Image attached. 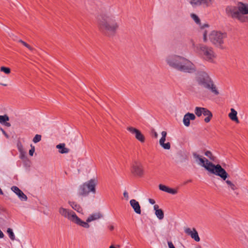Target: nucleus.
<instances>
[{"label":"nucleus","instance_id":"obj_1","mask_svg":"<svg viewBox=\"0 0 248 248\" xmlns=\"http://www.w3.org/2000/svg\"><path fill=\"white\" fill-rule=\"evenodd\" d=\"M165 61L170 67L181 72L192 73L196 71V67L191 61L180 55H169Z\"/></svg>","mask_w":248,"mask_h":248},{"label":"nucleus","instance_id":"obj_2","mask_svg":"<svg viewBox=\"0 0 248 248\" xmlns=\"http://www.w3.org/2000/svg\"><path fill=\"white\" fill-rule=\"evenodd\" d=\"M193 156L194 161L198 165L204 168L210 173L220 177L222 180L228 178V174L220 165H214L197 153H193Z\"/></svg>","mask_w":248,"mask_h":248},{"label":"nucleus","instance_id":"obj_3","mask_svg":"<svg viewBox=\"0 0 248 248\" xmlns=\"http://www.w3.org/2000/svg\"><path fill=\"white\" fill-rule=\"evenodd\" d=\"M226 15L241 22H248V4L238 2L235 5H228L225 8Z\"/></svg>","mask_w":248,"mask_h":248},{"label":"nucleus","instance_id":"obj_4","mask_svg":"<svg viewBox=\"0 0 248 248\" xmlns=\"http://www.w3.org/2000/svg\"><path fill=\"white\" fill-rule=\"evenodd\" d=\"M98 26L102 31L113 34L119 28V19L109 14H102L98 18Z\"/></svg>","mask_w":248,"mask_h":248},{"label":"nucleus","instance_id":"obj_5","mask_svg":"<svg viewBox=\"0 0 248 248\" xmlns=\"http://www.w3.org/2000/svg\"><path fill=\"white\" fill-rule=\"evenodd\" d=\"M195 79L199 86L208 90L216 95H218L219 94L217 87L209 74L206 71H199L196 75Z\"/></svg>","mask_w":248,"mask_h":248},{"label":"nucleus","instance_id":"obj_6","mask_svg":"<svg viewBox=\"0 0 248 248\" xmlns=\"http://www.w3.org/2000/svg\"><path fill=\"white\" fill-rule=\"evenodd\" d=\"M192 46L196 54L209 62H213L216 58V54L211 46L201 43L195 44L194 42L192 43Z\"/></svg>","mask_w":248,"mask_h":248},{"label":"nucleus","instance_id":"obj_7","mask_svg":"<svg viewBox=\"0 0 248 248\" xmlns=\"http://www.w3.org/2000/svg\"><path fill=\"white\" fill-rule=\"evenodd\" d=\"M58 212L61 216L75 224L85 228H89L90 227L89 224L81 220L73 211L69 209L61 206L59 207Z\"/></svg>","mask_w":248,"mask_h":248},{"label":"nucleus","instance_id":"obj_8","mask_svg":"<svg viewBox=\"0 0 248 248\" xmlns=\"http://www.w3.org/2000/svg\"><path fill=\"white\" fill-rule=\"evenodd\" d=\"M227 37V34L225 32H222L217 31H210L209 28V32L207 33L208 41L216 47L223 49L224 39Z\"/></svg>","mask_w":248,"mask_h":248},{"label":"nucleus","instance_id":"obj_9","mask_svg":"<svg viewBox=\"0 0 248 248\" xmlns=\"http://www.w3.org/2000/svg\"><path fill=\"white\" fill-rule=\"evenodd\" d=\"M98 181L96 179L93 178L79 186L78 189V194L79 196H87L90 192L93 194L96 193L95 187L97 185Z\"/></svg>","mask_w":248,"mask_h":248},{"label":"nucleus","instance_id":"obj_10","mask_svg":"<svg viewBox=\"0 0 248 248\" xmlns=\"http://www.w3.org/2000/svg\"><path fill=\"white\" fill-rule=\"evenodd\" d=\"M190 17L199 26L200 32L202 35L203 41L206 43L208 41L207 33L209 32V25L205 23L202 24L198 16L195 14H191Z\"/></svg>","mask_w":248,"mask_h":248},{"label":"nucleus","instance_id":"obj_11","mask_svg":"<svg viewBox=\"0 0 248 248\" xmlns=\"http://www.w3.org/2000/svg\"><path fill=\"white\" fill-rule=\"evenodd\" d=\"M215 0H190L189 3L192 7L196 8L200 6L209 7L213 6Z\"/></svg>","mask_w":248,"mask_h":248},{"label":"nucleus","instance_id":"obj_12","mask_svg":"<svg viewBox=\"0 0 248 248\" xmlns=\"http://www.w3.org/2000/svg\"><path fill=\"white\" fill-rule=\"evenodd\" d=\"M131 172L135 176L142 177L144 174V170L142 164L135 162L132 166Z\"/></svg>","mask_w":248,"mask_h":248},{"label":"nucleus","instance_id":"obj_13","mask_svg":"<svg viewBox=\"0 0 248 248\" xmlns=\"http://www.w3.org/2000/svg\"><path fill=\"white\" fill-rule=\"evenodd\" d=\"M127 130L128 131H129L131 134L134 135L135 138L138 140H139L141 142H143L144 141V137L139 130L132 126L127 127Z\"/></svg>","mask_w":248,"mask_h":248},{"label":"nucleus","instance_id":"obj_14","mask_svg":"<svg viewBox=\"0 0 248 248\" xmlns=\"http://www.w3.org/2000/svg\"><path fill=\"white\" fill-rule=\"evenodd\" d=\"M185 232L187 234L190 235L191 237L196 242H199L200 241L198 233L195 228H193L192 230H191V229L189 228H186L185 229Z\"/></svg>","mask_w":248,"mask_h":248},{"label":"nucleus","instance_id":"obj_15","mask_svg":"<svg viewBox=\"0 0 248 248\" xmlns=\"http://www.w3.org/2000/svg\"><path fill=\"white\" fill-rule=\"evenodd\" d=\"M11 190L15 192L22 201H26L27 200V196L16 186H13L11 187Z\"/></svg>","mask_w":248,"mask_h":248},{"label":"nucleus","instance_id":"obj_16","mask_svg":"<svg viewBox=\"0 0 248 248\" xmlns=\"http://www.w3.org/2000/svg\"><path fill=\"white\" fill-rule=\"evenodd\" d=\"M196 118L195 115L191 113H187L186 114L183 118V122L184 124L188 127L190 125V120H194Z\"/></svg>","mask_w":248,"mask_h":248},{"label":"nucleus","instance_id":"obj_17","mask_svg":"<svg viewBox=\"0 0 248 248\" xmlns=\"http://www.w3.org/2000/svg\"><path fill=\"white\" fill-rule=\"evenodd\" d=\"M103 215L99 212L93 213L91 214L87 218L86 222L88 224L89 222L96 220L101 218Z\"/></svg>","mask_w":248,"mask_h":248},{"label":"nucleus","instance_id":"obj_18","mask_svg":"<svg viewBox=\"0 0 248 248\" xmlns=\"http://www.w3.org/2000/svg\"><path fill=\"white\" fill-rule=\"evenodd\" d=\"M130 204L134 211L137 214H141L140 206L138 202L134 199H132L130 201Z\"/></svg>","mask_w":248,"mask_h":248},{"label":"nucleus","instance_id":"obj_19","mask_svg":"<svg viewBox=\"0 0 248 248\" xmlns=\"http://www.w3.org/2000/svg\"><path fill=\"white\" fill-rule=\"evenodd\" d=\"M154 209L155 211V215L156 217L159 220L163 219L164 217V212L162 209L159 208V206L157 204H155L154 206Z\"/></svg>","mask_w":248,"mask_h":248},{"label":"nucleus","instance_id":"obj_20","mask_svg":"<svg viewBox=\"0 0 248 248\" xmlns=\"http://www.w3.org/2000/svg\"><path fill=\"white\" fill-rule=\"evenodd\" d=\"M237 112L234 108L231 109V112L229 114V118L236 123H239V121L237 116Z\"/></svg>","mask_w":248,"mask_h":248},{"label":"nucleus","instance_id":"obj_21","mask_svg":"<svg viewBox=\"0 0 248 248\" xmlns=\"http://www.w3.org/2000/svg\"><path fill=\"white\" fill-rule=\"evenodd\" d=\"M202 114L205 116H207L204 119L205 122H209L212 117V114L211 112L207 108H204L202 111Z\"/></svg>","mask_w":248,"mask_h":248},{"label":"nucleus","instance_id":"obj_22","mask_svg":"<svg viewBox=\"0 0 248 248\" xmlns=\"http://www.w3.org/2000/svg\"><path fill=\"white\" fill-rule=\"evenodd\" d=\"M68 204L70 206L75 210L77 211L79 213H81L82 211V209L81 206L78 204L77 203L73 202H69Z\"/></svg>","mask_w":248,"mask_h":248},{"label":"nucleus","instance_id":"obj_23","mask_svg":"<svg viewBox=\"0 0 248 248\" xmlns=\"http://www.w3.org/2000/svg\"><path fill=\"white\" fill-rule=\"evenodd\" d=\"M56 148L59 149V152L61 154H65L69 152V149L65 147V144L64 143L57 145Z\"/></svg>","mask_w":248,"mask_h":248},{"label":"nucleus","instance_id":"obj_24","mask_svg":"<svg viewBox=\"0 0 248 248\" xmlns=\"http://www.w3.org/2000/svg\"><path fill=\"white\" fill-rule=\"evenodd\" d=\"M223 181H225L227 185H228V188H230L232 190H235L237 188L235 185L233 184L232 181H231L229 180H227V178L225 180H223Z\"/></svg>","mask_w":248,"mask_h":248},{"label":"nucleus","instance_id":"obj_25","mask_svg":"<svg viewBox=\"0 0 248 248\" xmlns=\"http://www.w3.org/2000/svg\"><path fill=\"white\" fill-rule=\"evenodd\" d=\"M18 42L21 43L24 46L27 47L28 49H29L30 51L33 52L35 51V49L32 47L31 46H30L29 44H28L25 42L23 41V40L19 39L18 40Z\"/></svg>","mask_w":248,"mask_h":248},{"label":"nucleus","instance_id":"obj_26","mask_svg":"<svg viewBox=\"0 0 248 248\" xmlns=\"http://www.w3.org/2000/svg\"><path fill=\"white\" fill-rule=\"evenodd\" d=\"M204 108L196 107L195 109V113L198 117H200L202 114Z\"/></svg>","mask_w":248,"mask_h":248},{"label":"nucleus","instance_id":"obj_27","mask_svg":"<svg viewBox=\"0 0 248 248\" xmlns=\"http://www.w3.org/2000/svg\"><path fill=\"white\" fill-rule=\"evenodd\" d=\"M7 233L12 240L14 241L15 240V235L12 229L8 228L7 230Z\"/></svg>","mask_w":248,"mask_h":248},{"label":"nucleus","instance_id":"obj_28","mask_svg":"<svg viewBox=\"0 0 248 248\" xmlns=\"http://www.w3.org/2000/svg\"><path fill=\"white\" fill-rule=\"evenodd\" d=\"M9 120V118L7 115H0V123L4 124L5 122Z\"/></svg>","mask_w":248,"mask_h":248},{"label":"nucleus","instance_id":"obj_29","mask_svg":"<svg viewBox=\"0 0 248 248\" xmlns=\"http://www.w3.org/2000/svg\"><path fill=\"white\" fill-rule=\"evenodd\" d=\"M205 155L208 157V158H209V159L211 160V161H215L216 160V157L214 156L212 153L210 151H206L205 153Z\"/></svg>","mask_w":248,"mask_h":248},{"label":"nucleus","instance_id":"obj_30","mask_svg":"<svg viewBox=\"0 0 248 248\" xmlns=\"http://www.w3.org/2000/svg\"><path fill=\"white\" fill-rule=\"evenodd\" d=\"M41 135L37 134L33 138L32 141L34 143H36L41 140Z\"/></svg>","mask_w":248,"mask_h":248},{"label":"nucleus","instance_id":"obj_31","mask_svg":"<svg viewBox=\"0 0 248 248\" xmlns=\"http://www.w3.org/2000/svg\"><path fill=\"white\" fill-rule=\"evenodd\" d=\"M0 71L5 73L6 74H9L11 72V70L8 67H6L4 66H2L0 67Z\"/></svg>","mask_w":248,"mask_h":248},{"label":"nucleus","instance_id":"obj_32","mask_svg":"<svg viewBox=\"0 0 248 248\" xmlns=\"http://www.w3.org/2000/svg\"><path fill=\"white\" fill-rule=\"evenodd\" d=\"M159 188L160 190L165 191L166 192H168L169 187H168L165 185L160 184L159 185Z\"/></svg>","mask_w":248,"mask_h":248},{"label":"nucleus","instance_id":"obj_33","mask_svg":"<svg viewBox=\"0 0 248 248\" xmlns=\"http://www.w3.org/2000/svg\"><path fill=\"white\" fill-rule=\"evenodd\" d=\"M160 146L164 149L169 150L170 148V142L163 143Z\"/></svg>","mask_w":248,"mask_h":248},{"label":"nucleus","instance_id":"obj_34","mask_svg":"<svg viewBox=\"0 0 248 248\" xmlns=\"http://www.w3.org/2000/svg\"><path fill=\"white\" fill-rule=\"evenodd\" d=\"M30 146L31 147V149L29 150V155L31 156H32L35 152V147L32 144H31Z\"/></svg>","mask_w":248,"mask_h":248},{"label":"nucleus","instance_id":"obj_35","mask_svg":"<svg viewBox=\"0 0 248 248\" xmlns=\"http://www.w3.org/2000/svg\"><path fill=\"white\" fill-rule=\"evenodd\" d=\"M169 193L171 194H176L177 193V190L176 189H172L169 187L168 192Z\"/></svg>","mask_w":248,"mask_h":248},{"label":"nucleus","instance_id":"obj_36","mask_svg":"<svg viewBox=\"0 0 248 248\" xmlns=\"http://www.w3.org/2000/svg\"><path fill=\"white\" fill-rule=\"evenodd\" d=\"M20 156L21 159H25L27 158L26 155V152L25 151H23V152H20Z\"/></svg>","mask_w":248,"mask_h":248},{"label":"nucleus","instance_id":"obj_37","mask_svg":"<svg viewBox=\"0 0 248 248\" xmlns=\"http://www.w3.org/2000/svg\"><path fill=\"white\" fill-rule=\"evenodd\" d=\"M17 146H18V149L19 151V152H23V151H24V149H23V146L21 144H18L17 145Z\"/></svg>","mask_w":248,"mask_h":248},{"label":"nucleus","instance_id":"obj_38","mask_svg":"<svg viewBox=\"0 0 248 248\" xmlns=\"http://www.w3.org/2000/svg\"><path fill=\"white\" fill-rule=\"evenodd\" d=\"M152 134L153 135V136H154V137L155 138H157L158 137V134L155 131V129H152Z\"/></svg>","mask_w":248,"mask_h":248},{"label":"nucleus","instance_id":"obj_39","mask_svg":"<svg viewBox=\"0 0 248 248\" xmlns=\"http://www.w3.org/2000/svg\"><path fill=\"white\" fill-rule=\"evenodd\" d=\"M166 140V138L165 137H162L159 140V144L161 145L163 144V143H165V141Z\"/></svg>","mask_w":248,"mask_h":248},{"label":"nucleus","instance_id":"obj_40","mask_svg":"<svg viewBox=\"0 0 248 248\" xmlns=\"http://www.w3.org/2000/svg\"><path fill=\"white\" fill-rule=\"evenodd\" d=\"M168 245L169 248H175L173 243L171 241L168 242Z\"/></svg>","mask_w":248,"mask_h":248},{"label":"nucleus","instance_id":"obj_41","mask_svg":"<svg viewBox=\"0 0 248 248\" xmlns=\"http://www.w3.org/2000/svg\"><path fill=\"white\" fill-rule=\"evenodd\" d=\"M123 195H124V198H125L126 199H128L129 196H128V193H127V191H124Z\"/></svg>","mask_w":248,"mask_h":248},{"label":"nucleus","instance_id":"obj_42","mask_svg":"<svg viewBox=\"0 0 248 248\" xmlns=\"http://www.w3.org/2000/svg\"><path fill=\"white\" fill-rule=\"evenodd\" d=\"M167 132L166 131H163L161 132V136H162V137H165L166 138V136H167Z\"/></svg>","mask_w":248,"mask_h":248},{"label":"nucleus","instance_id":"obj_43","mask_svg":"<svg viewBox=\"0 0 248 248\" xmlns=\"http://www.w3.org/2000/svg\"><path fill=\"white\" fill-rule=\"evenodd\" d=\"M148 201L152 204H154L155 203V201L154 199H149Z\"/></svg>","mask_w":248,"mask_h":248},{"label":"nucleus","instance_id":"obj_44","mask_svg":"<svg viewBox=\"0 0 248 248\" xmlns=\"http://www.w3.org/2000/svg\"><path fill=\"white\" fill-rule=\"evenodd\" d=\"M0 130L2 131V133L4 135V136L6 138H8L9 137L8 135H7V134L5 132V131L4 130H3L2 128H0Z\"/></svg>","mask_w":248,"mask_h":248},{"label":"nucleus","instance_id":"obj_45","mask_svg":"<svg viewBox=\"0 0 248 248\" xmlns=\"http://www.w3.org/2000/svg\"><path fill=\"white\" fill-rule=\"evenodd\" d=\"M4 124L7 127H10L11 126L10 124L9 123H7V122H5Z\"/></svg>","mask_w":248,"mask_h":248},{"label":"nucleus","instance_id":"obj_46","mask_svg":"<svg viewBox=\"0 0 248 248\" xmlns=\"http://www.w3.org/2000/svg\"><path fill=\"white\" fill-rule=\"evenodd\" d=\"M108 228L110 231H112L114 229V227L113 225H110L108 227Z\"/></svg>","mask_w":248,"mask_h":248},{"label":"nucleus","instance_id":"obj_47","mask_svg":"<svg viewBox=\"0 0 248 248\" xmlns=\"http://www.w3.org/2000/svg\"><path fill=\"white\" fill-rule=\"evenodd\" d=\"M13 40L18 42V40L19 39L17 38L16 36L13 35Z\"/></svg>","mask_w":248,"mask_h":248},{"label":"nucleus","instance_id":"obj_48","mask_svg":"<svg viewBox=\"0 0 248 248\" xmlns=\"http://www.w3.org/2000/svg\"><path fill=\"white\" fill-rule=\"evenodd\" d=\"M3 194L2 190L0 188V195H3Z\"/></svg>","mask_w":248,"mask_h":248},{"label":"nucleus","instance_id":"obj_49","mask_svg":"<svg viewBox=\"0 0 248 248\" xmlns=\"http://www.w3.org/2000/svg\"><path fill=\"white\" fill-rule=\"evenodd\" d=\"M109 248H115L113 245H111V246H110L109 247Z\"/></svg>","mask_w":248,"mask_h":248},{"label":"nucleus","instance_id":"obj_50","mask_svg":"<svg viewBox=\"0 0 248 248\" xmlns=\"http://www.w3.org/2000/svg\"><path fill=\"white\" fill-rule=\"evenodd\" d=\"M0 84L2 85H3V86H6V84H2V83H0Z\"/></svg>","mask_w":248,"mask_h":248},{"label":"nucleus","instance_id":"obj_51","mask_svg":"<svg viewBox=\"0 0 248 248\" xmlns=\"http://www.w3.org/2000/svg\"><path fill=\"white\" fill-rule=\"evenodd\" d=\"M2 77V76H1V74H0V77Z\"/></svg>","mask_w":248,"mask_h":248}]
</instances>
